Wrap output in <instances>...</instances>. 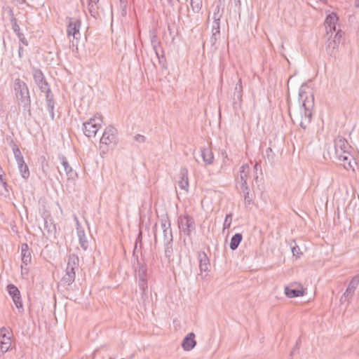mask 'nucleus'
<instances>
[{
    "label": "nucleus",
    "mask_w": 359,
    "mask_h": 359,
    "mask_svg": "<svg viewBox=\"0 0 359 359\" xmlns=\"http://www.w3.org/2000/svg\"><path fill=\"white\" fill-rule=\"evenodd\" d=\"M198 259L199 262V269L201 272L198 276H200L203 280H205L207 279V277L208 276L209 272L210 271V259L206 253L203 251L198 252Z\"/></svg>",
    "instance_id": "8"
},
{
    "label": "nucleus",
    "mask_w": 359,
    "mask_h": 359,
    "mask_svg": "<svg viewBox=\"0 0 359 359\" xmlns=\"http://www.w3.org/2000/svg\"><path fill=\"white\" fill-rule=\"evenodd\" d=\"M11 346V337L8 331L2 327L0 329V352L4 354L7 352Z\"/></svg>",
    "instance_id": "11"
},
{
    "label": "nucleus",
    "mask_w": 359,
    "mask_h": 359,
    "mask_svg": "<svg viewBox=\"0 0 359 359\" xmlns=\"http://www.w3.org/2000/svg\"><path fill=\"white\" fill-rule=\"evenodd\" d=\"M222 156L224 157V158H227V154L226 151L224 152H222Z\"/></svg>",
    "instance_id": "54"
},
{
    "label": "nucleus",
    "mask_w": 359,
    "mask_h": 359,
    "mask_svg": "<svg viewBox=\"0 0 359 359\" xmlns=\"http://www.w3.org/2000/svg\"><path fill=\"white\" fill-rule=\"evenodd\" d=\"M18 165L22 177L25 179L28 178L29 176V170L25 161H23L22 162L18 163Z\"/></svg>",
    "instance_id": "36"
},
{
    "label": "nucleus",
    "mask_w": 359,
    "mask_h": 359,
    "mask_svg": "<svg viewBox=\"0 0 359 359\" xmlns=\"http://www.w3.org/2000/svg\"><path fill=\"white\" fill-rule=\"evenodd\" d=\"M266 154L268 158L273 154V150L271 147L266 149Z\"/></svg>",
    "instance_id": "51"
},
{
    "label": "nucleus",
    "mask_w": 359,
    "mask_h": 359,
    "mask_svg": "<svg viewBox=\"0 0 359 359\" xmlns=\"http://www.w3.org/2000/svg\"><path fill=\"white\" fill-rule=\"evenodd\" d=\"M32 74L36 85L42 93H50L51 91L50 85L47 82L42 71L37 67H32Z\"/></svg>",
    "instance_id": "5"
},
{
    "label": "nucleus",
    "mask_w": 359,
    "mask_h": 359,
    "mask_svg": "<svg viewBox=\"0 0 359 359\" xmlns=\"http://www.w3.org/2000/svg\"><path fill=\"white\" fill-rule=\"evenodd\" d=\"M7 292L12 297L14 304L18 309L20 313L24 311L23 304L20 295V292L18 288L13 284H8L6 287Z\"/></svg>",
    "instance_id": "10"
},
{
    "label": "nucleus",
    "mask_w": 359,
    "mask_h": 359,
    "mask_svg": "<svg viewBox=\"0 0 359 359\" xmlns=\"http://www.w3.org/2000/svg\"><path fill=\"white\" fill-rule=\"evenodd\" d=\"M83 126L84 134L88 137H95L100 127V124L96 123L95 118H92L88 121L83 123Z\"/></svg>",
    "instance_id": "13"
},
{
    "label": "nucleus",
    "mask_w": 359,
    "mask_h": 359,
    "mask_svg": "<svg viewBox=\"0 0 359 359\" xmlns=\"http://www.w3.org/2000/svg\"><path fill=\"white\" fill-rule=\"evenodd\" d=\"M88 1L89 13L93 17L96 18V15L98 14L97 3L99 2V0H88Z\"/></svg>",
    "instance_id": "31"
},
{
    "label": "nucleus",
    "mask_w": 359,
    "mask_h": 359,
    "mask_svg": "<svg viewBox=\"0 0 359 359\" xmlns=\"http://www.w3.org/2000/svg\"><path fill=\"white\" fill-rule=\"evenodd\" d=\"M258 166H259V167H260V165H259V163H256V164H255V168L256 170H257V167H258Z\"/></svg>",
    "instance_id": "55"
},
{
    "label": "nucleus",
    "mask_w": 359,
    "mask_h": 359,
    "mask_svg": "<svg viewBox=\"0 0 359 359\" xmlns=\"http://www.w3.org/2000/svg\"><path fill=\"white\" fill-rule=\"evenodd\" d=\"M134 140L137 142L144 143L146 142L147 138L142 135L137 134L134 137Z\"/></svg>",
    "instance_id": "46"
},
{
    "label": "nucleus",
    "mask_w": 359,
    "mask_h": 359,
    "mask_svg": "<svg viewBox=\"0 0 359 359\" xmlns=\"http://www.w3.org/2000/svg\"><path fill=\"white\" fill-rule=\"evenodd\" d=\"M163 232L164 243L173 241V236H172L171 228L168 230L165 229V230L163 231Z\"/></svg>",
    "instance_id": "40"
},
{
    "label": "nucleus",
    "mask_w": 359,
    "mask_h": 359,
    "mask_svg": "<svg viewBox=\"0 0 359 359\" xmlns=\"http://www.w3.org/2000/svg\"><path fill=\"white\" fill-rule=\"evenodd\" d=\"M10 13L11 15V22L12 29H13V32L15 33V34L18 36V34L22 33L20 32V26L18 24L17 19L13 16V13L11 9L10 10Z\"/></svg>",
    "instance_id": "34"
},
{
    "label": "nucleus",
    "mask_w": 359,
    "mask_h": 359,
    "mask_svg": "<svg viewBox=\"0 0 359 359\" xmlns=\"http://www.w3.org/2000/svg\"><path fill=\"white\" fill-rule=\"evenodd\" d=\"M351 146L346 139L342 137H337L334 140L335 155L338 161L344 168L348 170H354L353 164H355L353 156L349 152Z\"/></svg>",
    "instance_id": "2"
},
{
    "label": "nucleus",
    "mask_w": 359,
    "mask_h": 359,
    "mask_svg": "<svg viewBox=\"0 0 359 359\" xmlns=\"http://www.w3.org/2000/svg\"><path fill=\"white\" fill-rule=\"evenodd\" d=\"M128 3V0H119V4H126Z\"/></svg>",
    "instance_id": "53"
},
{
    "label": "nucleus",
    "mask_w": 359,
    "mask_h": 359,
    "mask_svg": "<svg viewBox=\"0 0 359 359\" xmlns=\"http://www.w3.org/2000/svg\"><path fill=\"white\" fill-rule=\"evenodd\" d=\"M17 36L18 37L20 43H22L25 46H28V41L26 39L24 34L21 33V34H18Z\"/></svg>",
    "instance_id": "47"
},
{
    "label": "nucleus",
    "mask_w": 359,
    "mask_h": 359,
    "mask_svg": "<svg viewBox=\"0 0 359 359\" xmlns=\"http://www.w3.org/2000/svg\"><path fill=\"white\" fill-rule=\"evenodd\" d=\"M14 90L18 105H21L24 112H27L31 116V99L28 87L25 82L20 79L14 81Z\"/></svg>",
    "instance_id": "3"
},
{
    "label": "nucleus",
    "mask_w": 359,
    "mask_h": 359,
    "mask_svg": "<svg viewBox=\"0 0 359 359\" xmlns=\"http://www.w3.org/2000/svg\"><path fill=\"white\" fill-rule=\"evenodd\" d=\"M151 43L156 55H158V52L163 50L161 42L158 39V36L154 33H153L151 36Z\"/></svg>",
    "instance_id": "26"
},
{
    "label": "nucleus",
    "mask_w": 359,
    "mask_h": 359,
    "mask_svg": "<svg viewBox=\"0 0 359 359\" xmlns=\"http://www.w3.org/2000/svg\"><path fill=\"white\" fill-rule=\"evenodd\" d=\"M117 143V130L111 126L107 127L100 139V144L116 145Z\"/></svg>",
    "instance_id": "9"
},
{
    "label": "nucleus",
    "mask_w": 359,
    "mask_h": 359,
    "mask_svg": "<svg viewBox=\"0 0 359 359\" xmlns=\"http://www.w3.org/2000/svg\"><path fill=\"white\" fill-rule=\"evenodd\" d=\"M299 345V341L297 342L296 346H297Z\"/></svg>",
    "instance_id": "57"
},
{
    "label": "nucleus",
    "mask_w": 359,
    "mask_h": 359,
    "mask_svg": "<svg viewBox=\"0 0 359 359\" xmlns=\"http://www.w3.org/2000/svg\"><path fill=\"white\" fill-rule=\"evenodd\" d=\"M201 152L203 161L206 165H212L214 163V154L210 148L203 147Z\"/></svg>",
    "instance_id": "22"
},
{
    "label": "nucleus",
    "mask_w": 359,
    "mask_h": 359,
    "mask_svg": "<svg viewBox=\"0 0 359 359\" xmlns=\"http://www.w3.org/2000/svg\"><path fill=\"white\" fill-rule=\"evenodd\" d=\"M8 195L9 191L7 183L3 178V176L0 175V196L7 197Z\"/></svg>",
    "instance_id": "33"
},
{
    "label": "nucleus",
    "mask_w": 359,
    "mask_h": 359,
    "mask_svg": "<svg viewBox=\"0 0 359 359\" xmlns=\"http://www.w3.org/2000/svg\"><path fill=\"white\" fill-rule=\"evenodd\" d=\"M243 239V236L240 233H237L233 235L231 239L230 242V248L232 250H235L238 248L239 244L241 243Z\"/></svg>",
    "instance_id": "30"
},
{
    "label": "nucleus",
    "mask_w": 359,
    "mask_h": 359,
    "mask_svg": "<svg viewBox=\"0 0 359 359\" xmlns=\"http://www.w3.org/2000/svg\"><path fill=\"white\" fill-rule=\"evenodd\" d=\"M359 285V275H355L352 278L350 283L348 285V287L343 294V295L340 298L341 304H344L347 302L349 304L351 302V300L354 296L355 291L358 287Z\"/></svg>",
    "instance_id": "6"
},
{
    "label": "nucleus",
    "mask_w": 359,
    "mask_h": 359,
    "mask_svg": "<svg viewBox=\"0 0 359 359\" xmlns=\"http://www.w3.org/2000/svg\"><path fill=\"white\" fill-rule=\"evenodd\" d=\"M81 24V22L79 19L69 18V23L67 29L68 36H72L74 39H78L81 36L79 32Z\"/></svg>",
    "instance_id": "12"
},
{
    "label": "nucleus",
    "mask_w": 359,
    "mask_h": 359,
    "mask_svg": "<svg viewBox=\"0 0 359 359\" xmlns=\"http://www.w3.org/2000/svg\"><path fill=\"white\" fill-rule=\"evenodd\" d=\"M6 140L8 142V144L11 147L13 151H15L16 149H19L17 144L13 141V140L11 137H7Z\"/></svg>",
    "instance_id": "45"
},
{
    "label": "nucleus",
    "mask_w": 359,
    "mask_h": 359,
    "mask_svg": "<svg viewBox=\"0 0 359 359\" xmlns=\"http://www.w3.org/2000/svg\"><path fill=\"white\" fill-rule=\"evenodd\" d=\"M161 225L163 231L168 230L171 228V223L170 220L168 216V215H165V216L162 217L161 219Z\"/></svg>",
    "instance_id": "38"
},
{
    "label": "nucleus",
    "mask_w": 359,
    "mask_h": 359,
    "mask_svg": "<svg viewBox=\"0 0 359 359\" xmlns=\"http://www.w3.org/2000/svg\"><path fill=\"white\" fill-rule=\"evenodd\" d=\"M76 232H77V236H78V238L79 240L80 246L84 250H86L88 247V241L86 238V236L83 229L81 226V225L78 221H77Z\"/></svg>",
    "instance_id": "19"
},
{
    "label": "nucleus",
    "mask_w": 359,
    "mask_h": 359,
    "mask_svg": "<svg viewBox=\"0 0 359 359\" xmlns=\"http://www.w3.org/2000/svg\"><path fill=\"white\" fill-rule=\"evenodd\" d=\"M122 359H124V358H122Z\"/></svg>",
    "instance_id": "59"
},
{
    "label": "nucleus",
    "mask_w": 359,
    "mask_h": 359,
    "mask_svg": "<svg viewBox=\"0 0 359 359\" xmlns=\"http://www.w3.org/2000/svg\"><path fill=\"white\" fill-rule=\"evenodd\" d=\"M137 264L139 265L138 269L137 270L138 278L139 279L147 278V266L143 264H140L138 261H137Z\"/></svg>",
    "instance_id": "37"
},
{
    "label": "nucleus",
    "mask_w": 359,
    "mask_h": 359,
    "mask_svg": "<svg viewBox=\"0 0 359 359\" xmlns=\"http://www.w3.org/2000/svg\"><path fill=\"white\" fill-rule=\"evenodd\" d=\"M232 216L233 215L231 213L227 214L226 215V217H225V219L224 222V224H223V227L224 229H229L230 227L231 222H232Z\"/></svg>",
    "instance_id": "43"
},
{
    "label": "nucleus",
    "mask_w": 359,
    "mask_h": 359,
    "mask_svg": "<svg viewBox=\"0 0 359 359\" xmlns=\"http://www.w3.org/2000/svg\"><path fill=\"white\" fill-rule=\"evenodd\" d=\"M295 284H291L285 287V294L289 298H294L304 296L305 294L304 289L302 285H299L297 288L293 287Z\"/></svg>",
    "instance_id": "16"
},
{
    "label": "nucleus",
    "mask_w": 359,
    "mask_h": 359,
    "mask_svg": "<svg viewBox=\"0 0 359 359\" xmlns=\"http://www.w3.org/2000/svg\"><path fill=\"white\" fill-rule=\"evenodd\" d=\"M250 171V168L248 164H243L241 166L239 172L236 177V181L241 184V188L248 186L247 180Z\"/></svg>",
    "instance_id": "15"
},
{
    "label": "nucleus",
    "mask_w": 359,
    "mask_h": 359,
    "mask_svg": "<svg viewBox=\"0 0 359 359\" xmlns=\"http://www.w3.org/2000/svg\"><path fill=\"white\" fill-rule=\"evenodd\" d=\"M241 191L243 194L245 204L246 206H249L253 203V194H250L248 186L241 187Z\"/></svg>",
    "instance_id": "28"
},
{
    "label": "nucleus",
    "mask_w": 359,
    "mask_h": 359,
    "mask_svg": "<svg viewBox=\"0 0 359 359\" xmlns=\"http://www.w3.org/2000/svg\"><path fill=\"white\" fill-rule=\"evenodd\" d=\"M190 5L191 10L194 13H198L201 11L203 7L202 0H190Z\"/></svg>",
    "instance_id": "35"
},
{
    "label": "nucleus",
    "mask_w": 359,
    "mask_h": 359,
    "mask_svg": "<svg viewBox=\"0 0 359 359\" xmlns=\"http://www.w3.org/2000/svg\"><path fill=\"white\" fill-rule=\"evenodd\" d=\"M22 264L27 266L32 260L31 250L27 243H22L21 245Z\"/></svg>",
    "instance_id": "20"
},
{
    "label": "nucleus",
    "mask_w": 359,
    "mask_h": 359,
    "mask_svg": "<svg viewBox=\"0 0 359 359\" xmlns=\"http://www.w3.org/2000/svg\"><path fill=\"white\" fill-rule=\"evenodd\" d=\"M13 154L17 163L22 162L24 161L23 156L19 149H16L15 151H13Z\"/></svg>",
    "instance_id": "44"
},
{
    "label": "nucleus",
    "mask_w": 359,
    "mask_h": 359,
    "mask_svg": "<svg viewBox=\"0 0 359 359\" xmlns=\"http://www.w3.org/2000/svg\"><path fill=\"white\" fill-rule=\"evenodd\" d=\"M338 20V17L334 13L330 14L325 20L327 25V29L329 28L330 32L332 34V32H336V24Z\"/></svg>",
    "instance_id": "24"
},
{
    "label": "nucleus",
    "mask_w": 359,
    "mask_h": 359,
    "mask_svg": "<svg viewBox=\"0 0 359 359\" xmlns=\"http://www.w3.org/2000/svg\"><path fill=\"white\" fill-rule=\"evenodd\" d=\"M341 37V30L337 31L335 34L334 39H328L327 41V50L329 51V54L332 55L334 54L335 49L337 48L338 44L339 43V39Z\"/></svg>",
    "instance_id": "21"
},
{
    "label": "nucleus",
    "mask_w": 359,
    "mask_h": 359,
    "mask_svg": "<svg viewBox=\"0 0 359 359\" xmlns=\"http://www.w3.org/2000/svg\"><path fill=\"white\" fill-rule=\"evenodd\" d=\"M289 115L291 116V113L290 111H289ZM292 118V116H290Z\"/></svg>",
    "instance_id": "58"
},
{
    "label": "nucleus",
    "mask_w": 359,
    "mask_h": 359,
    "mask_svg": "<svg viewBox=\"0 0 359 359\" xmlns=\"http://www.w3.org/2000/svg\"><path fill=\"white\" fill-rule=\"evenodd\" d=\"M138 285H139L140 289L142 291V292L145 293V292L147 290V278L139 279Z\"/></svg>",
    "instance_id": "42"
},
{
    "label": "nucleus",
    "mask_w": 359,
    "mask_h": 359,
    "mask_svg": "<svg viewBox=\"0 0 359 359\" xmlns=\"http://www.w3.org/2000/svg\"><path fill=\"white\" fill-rule=\"evenodd\" d=\"M79 259L75 254H71L68 257V262L66 268V273L61 278L60 285L62 287H67L70 286L75 280L76 272L79 265Z\"/></svg>",
    "instance_id": "4"
},
{
    "label": "nucleus",
    "mask_w": 359,
    "mask_h": 359,
    "mask_svg": "<svg viewBox=\"0 0 359 359\" xmlns=\"http://www.w3.org/2000/svg\"><path fill=\"white\" fill-rule=\"evenodd\" d=\"M178 226L185 235L190 236L191 232L195 229V222L194 218L188 215H181L178 218Z\"/></svg>",
    "instance_id": "7"
},
{
    "label": "nucleus",
    "mask_w": 359,
    "mask_h": 359,
    "mask_svg": "<svg viewBox=\"0 0 359 359\" xmlns=\"http://www.w3.org/2000/svg\"><path fill=\"white\" fill-rule=\"evenodd\" d=\"M212 40L215 42L220 36V21L213 20L212 28Z\"/></svg>",
    "instance_id": "29"
},
{
    "label": "nucleus",
    "mask_w": 359,
    "mask_h": 359,
    "mask_svg": "<svg viewBox=\"0 0 359 359\" xmlns=\"http://www.w3.org/2000/svg\"><path fill=\"white\" fill-rule=\"evenodd\" d=\"M27 266H25L24 264H22L21 265V271H22V274H27L28 273V269H27L26 267Z\"/></svg>",
    "instance_id": "50"
},
{
    "label": "nucleus",
    "mask_w": 359,
    "mask_h": 359,
    "mask_svg": "<svg viewBox=\"0 0 359 359\" xmlns=\"http://www.w3.org/2000/svg\"><path fill=\"white\" fill-rule=\"evenodd\" d=\"M60 175L62 177V172L60 170H58Z\"/></svg>",
    "instance_id": "56"
},
{
    "label": "nucleus",
    "mask_w": 359,
    "mask_h": 359,
    "mask_svg": "<svg viewBox=\"0 0 359 359\" xmlns=\"http://www.w3.org/2000/svg\"><path fill=\"white\" fill-rule=\"evenodd\" d=\"M128 4V3L123 4H119L118 13L123 18H125L127 15Z\"/></svg>",
    "instance_id": "41"
},
{
    "label": "nucleus",
    "mask_w": 359,
    "mask_h": 359,
    "mask_svg": "<svg viewBox=\"0 0 359 359\" xmlns=\"http://www.w3.org/2000/svg\"><path fill=\"white\" fill-rule=\"evenodd\" d=\"M46 102L48 110L50 113V117L52 120H54L55 114H54V108H55V102L53 98V94L51 91L50 93H46Z\"/></svg>",
    "instance_id": "23"
},
{
    "label": "nucleus",
    "mask_w": 359,
    "mask_h": 359,
    "mask_svg": "<svg viewBox=\"0 0 359 359\" xmlns=\"http://www.w3.org/2000/svg\"><path fill=\"white\" fill-rule=\"evenodd\" d=\"M173 241L165 242L164 243V253L165 257L168 259V262L173 261Z\"/></svg>",
    "instance_id": "25"
},
{
    "label": "nucleus",
    "mask_w": 359,
    "mask_h": 359,
    "mask_svg": "<svg viewBox=\"0 0 359 359\" xmlns=\"http://www.w3.org/2000/svg\"><path fill=\"white\" fill-rule=\"evenodd\" d=\"M22 53H23V48L22 46H19V50H18V55H19V57H22Z\"/></svg>",
    "instance_id": "52"
},
{
    "label": "nucleus",
    "mask_w": 359,
    "mask_h": 359,
    "mask_svg": "<svg viewBox=\"0 0 359 359\" xmlns=\"http://www.w3.org/2000/svg\"><path fill=\"white\" fill-rule=\"evenodd\" d=\"M60 159L62 165L64 168V171H65L66 175L67 176V177L68 178L73 177V175L74 173L73 172L72 168L69 165L66 157H65L64 156H62L60 157Z\"/></svg>",
    "instance_id": "27"
},
{
    "label": "nucleus",
    "mask_w": 359,
    "mask_h": 359,
    "mask_svg": "<svg viewBox=\"0 0 359 359\" xmlns=\"http://www.w3.org/2000/svg\"><path fill=\"white\" fill-rule=\"evenodd\" d=\"M243 102V86L241 79H238V83L234 88L233 95V107L237 109L240 108Z\"/></svg>",
    "instance_id": "14"
},
{
    "label": "nucleus",
    "mask_w": 359,
    "mask_h": 359,
    "mask_svg": "<svg viewBox=\"0 0 359 359\" xmlns=\"http://www.w3.org/2000/svg\"><path fill=\"white\" fill-rule=\"evenodd\" d=\"M138 243H140V244L141 245V243H142V233L141 232L139 233L138 237L136 240L134 251L137 249Z\"/></svg>",
    "instance_id": "48"
},
{
    "label": "nucleus",
    "mask_w": 359,
    "mask_h": 359,
    "mask_svg": "<svg viewBox=\"0 0 359 359\" xmlns=\"http://www.w3.org/2000/svg\"><path fill=\"white\" fill-rule=\"evenodd\" d=\"M180 180L178 186L181 189L187 191L189 187L188 170L186 168H182L180 172Z\"/></svg>",
    "instance_id": "18"
},
{
    "label": "nucleus",
    "mask_w": 359,
    "mask_h": 359,
    "mask_svg": "<svg viewBox=\"0 0 359 359\" xmlns=\"http://www.w3.org/2000/svg\"><path fill=\"white\" fill-rule=\"evenodd\" d=\"M195 337L194 332H190L184 338L181 346L185 351H190L196 346Z\"/></svg>",
    "instance_id": "17"
},
{
    "label": "nucleus",
    "mask_w": 359,
    "mask_h": 359,
    "mask_svg": "<svg viewBox=\"0 0 359 359\" xmlns=\"http://www.w3.org/2000/svg\"><path fill=\"white\" fill-rule=\"evenodd\" d=\"M300 249L298 246H294L292 248V252L294 256H298Z\"/></svg>",
    "instance_id": "49"
},
{
    "label": "nucleus",
    "mask_w": 359,
    "mask_h": 359,
    "mask_svg": "<svg viewBox=\"0 0 359 359\" xmlns=\"http://www.w3.org/2000/svg\"><path fill=\"white\" fill-rule=\"evenodd\" d=\"M222 5V0H219L217 2V4L214 6V12H213V20H219L222 16L224 8H222V12H220V6Z\"/></svg>",
    "instance_id": "32"
},
{
    "label": "nucleus",
    "mask_w": 359,
    "mask_h": 359,
    "mask_svg": "<svg viewBox=\"0 0 359 359\" xmlns=\"http://www.w3.org/2000/svg\"><path fill=\"white\" fill-rule=\"evenodd\" d=\"M158 60V63L161 66L163 69H167V63H166V59L164 55V51L161 50L158 52V55H156Z\"/></svg>",
    "instance_id": "39"
},
{
    "label": "nucleus",
    "mask_w": 359,
    "mask_h": 359,
    "mask_svg": "<svg viewBox=\"0 0 359 359\" xmlns=\"http://www.w3.org/2000/svg\"><path fill=\"white\" fill-rule=\"evenodd\" d=\"M306 86H302L299 91V101L302 102L301 121L299 126L305 129L312 118V109L314 106V97L312 93L305 90Z\"/></svg>",
    "instance_id": "1"
}]
</instances>
